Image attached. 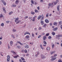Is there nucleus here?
Listing matches in <instances>:
<instances>
[{"label": "nucleus", "mask_w": 62, "mask_h": 62, "mask_svg": "<svg viewBox=\"0 0 62 62\" xmlns=\"http://www.w3.org/2000/svg\"><path fill=\"white\" fill-rule=\"evenodd\" d=\"M42 16H39L38 17V20H39L40 18H41V17Z\"/></svg>", "instance_id": "dca6fc26"}, {"label": "nucleus", "mask_w": 62, "mask_h": 62, "mask_svg": "<svg viewBox=\"0 0 62 62\" xmlns=\"http://www.w3.org/2000/svg\"><path fill=\"white\" fill-rule=\"evenodd\" d=\"M31 14H32V15H34V14H35V12H31Z\"/></svg>", "instance_id": "bb28decb"}, {"label": "nucleus", "mask_w": 62, "mask_h": 62, "mask_svg": "<svg viewBox=\"0 0 62 62\" xmlns=\"http://www.w3.org/2000/svg\"><path fill=\"white\" fill-rule=\"evenodd\" d=\"M45 22L46 23H48L49 22V21L48 19H46L45 20Z\"/></svg>", "instance_id": "9d476101"}, {"label": "nucleus", "mask_w": 62, "mask_h": 62, "mask_svg": "<svg viewBox=\"0 0 62 62\" xmlns=\"http://www.w3.org/2000/svg\"><path fill=\"white\" fill-rule=\"evenodd\" d=\"M41 37V35H40L39 36L38 38L39 39V38H40Z\"/></svg>", "instance_id": "5fc2aeb1"}, {"label": "nucleus", "mask_w": 62, "mask_h": 62, "mask_svg": "<svg viewBox=\"0 0 62 62\" xmlns=\"http://www.w3.org/2000/svg\"><path fill=\"white\" fill-rule=\"evenodd\" d=\"M21 59H22V60H24L25 59H24V58H23V57H22L21 58Z\"/></svg>", "instance_id": "72a5a7b5"}, {"label": "nucleus", "mask_w": 62, "mask_h": 62, "mask_svg": "<svg viewBox=\"0 0 62 62\" xmlns=\"http://www.w3.org/2000/svg\"><path fill=\"white\" fill-rule=\"evenodd\" d=\"M48 5L50 7H51V5H52V4H51L50 3H49L48 4Z\"/></svg>", "instance_id": "603ef678"}, {"label": "nucleus", "mask_w": 62, "mask_h": 62, "mask_svg": "<svg viewBox=\"0 0 62 62\" xmlns=\"http://www.w3.org/2000/svg\"><path fill=\"white\" fill-rule=\"evenodd\" d=\"M40 47H41V48L42 49V50H43V47H42V45L41 44L40 45Z\"/></svg>", "instance_id": "4be33fe9"}, {"label": "nucleus", "mask_w": 62, "mask_h": 62, "mask_svg": "<svg viewBox=\"0 0 62 62\" xmlns=\"http://www.w3.org/2000/svg\"><path fill=\"white\" fill-rule=\"evenodd\" d=\"M45 39H46V37L45 36L43 37V40H45Z\"/></svg>", "instance_id": "2eb2a0df"}, {"label": "nucleus", "mask_w": 62, "mask_h": 62, "mask_svg": "<svg viewBox=\"0 0 62 62\" xmlns=\"http://www.w3.org/2000/svg\"><path fill=\"white\" fill-rule=\"evenodd\" d=\"M19 61L20 62H22V60L21 59H20L19 60Z\"/></svg>", "instance_id": "4d7b16f0"}, {"label": "nucleus", "mask_w": 62, "mask_h": 62, "mask_svg": "<svg viewBox=\"0 0 62 62\" xmlns=\"http://www.w3.org/2000/svg\"><path fill=\"white\" fill-rule=\"evenodd\" d=\"M26 34H29V35H30V33L29 32H26L24 34V35H26Z\"/></svg>", "instance_id": "39448f33"}, {"label": "nucleus", "mask_w": 62, "mask_h": 62, "mask_svg": "<svg viewBox=\"0 0 62 62\" xmlns=\"http://www.w3.org/2000/svg\"><path fill=\"white\" fill-rule=\"evenodd\" d=\"M10 44L11 46V45L13 44V42L12 41H11L10 42Z\"/></svg>", "instance_id": "f3484780"}, {"label": "nucleus", "mask_w": 62, "mask_h": 62, "mask_svg": "<svg viewBox=\"0 0 62 62\" xmlns=\"http://www.w3.org/2000/svg\"><path fill=\"white\" fill-rule=\"evenodd\" d=\"M20 21H17V22H16V24H17V23H20Z\"/></svg>", "instance_id": "473e14b6"}, {"label": "nucleus", "mask_w": 62, "mask_h": 62, "mask_svg": "<svg viewBox=\"0 0 62 62\" xmlns=\"http://www.w3.org/2000/svg\"><path fill=\"white\" fill-rule=\"evenodd\" d=\"M28 18V17L27 16H26L24 18L25 19H27Z\"/></svg>", "instance_id": "6e6d98bb"}, {"label": "nucleus", "mask_w": 62, "mask_h": 62, "mask_svg": "<svg viewBox=\"0 0 62 62\" xmlns=\"http://www.w3.org/2000/svg\"><path fill=\"white\" fill-rule=\"evenodd\" d=\"M49 15V13H47V14L46 15V17H48V15Z\"/></svg>", "instance_id": "4c0bfd02"}, {"label": "nucleus", "mask_w": 62, "mask_h": 62, "mask_svg": "<svg viewBox=\"0 0 62 62\" xmlns=\"http://www.w3.org/2000/svg\"><path fill=\"white\" fill-rule=\"evenodd\" d=\"M18 57H19V55H17L16 56H15L14 57V58H16Z\"/></svg>", "instance_id": "393cba45"}, {"label": "nucleus", "mask_w": 62, "mask_h": 62, "mask_svg": "<svg viewBox=\"0 0 62 62\" xmlns=\"http://www.w3.org/2000/svg\"><path fill=\"white\" fill-rule=\"evenodd\" d=\"M40 2H43V0H40Z\"/></svg>", "instance_id": "338daca9"}, {"label": "nucleus", "mask_w": 62, "mask_h": 62, "mask_svg": "<svg viewBox=\"0 0 62 62\" xmlns=\"http://www.w3.org/2000/svg\"><path fill=\"white\" fill-rule=\"evenodd\" d=\"M35 18H36V16H35L33 18V19H32L33 22H34V21H35Z\"/></svg>", "instance_id": "4468645a"}, {"label": "nucleus", "mask_w": 62, "mask_h": 62, "mask_svg": "<svg viewBox=\"0 0 62 62\" xmlns=\"http://www.w3.org/2000/svg\"><path fill=\"white\" fill-rule=\"evenodd\" d=\"M3 17V15H2V14H0V18H2Z\"/></svg>", "instance_id": "de8ad7c7"}, {"label": "nucleus", "mask_w": 62, "mask_h": 62, "mask_svg": "<svg viewBox=\"0 0 62 62\" xmlns=\"http://www.w3.org/2000/svg\"><path fill=\"white\" fill-rule=\"evenodd\" d=\"M61 28L62 30V25L61 26Z\"/></svg>", "instance_id": "774afa93"}, {"label": "nucleus", "mask_w": 62, "mask_h": 62, "mask_svg": "<svg viewBox=\"0 0 62 62\" xmlns=\"http://www.w3.org/2000/svg\"><path fill=\"white\" fill-rule=\"evenodd\" d=\"M49 35V33H48L46 34V36H48Z\"/></svg>", "instance_id": "49530a36"}, {"label": "nucleus", "mask_w": 62, "mask_h": 62, "mask_svg": "<svg viewBox=\"0 0 62 62\" xmlns=\"http://www.w3.org/2000/svg\"><path fill=\"white\" fill-rule=\"evenodd\" d=\"M18 43L19 44H20V45H22V44L20 42V41H17V43Z\"/></svg>", "instance_id": "a878e982"}, {"label": "nucleus", "mask_w": 62, "mask_h": 62, "mask_svg": "<svg viewBox=\"0 0 62 62\" xmlns=\"http://www.w3.org/2000/svg\"><path fill=\"white\" fill-rule=\"evenodd\" d=\"M54 52H53L52 53H51V54H54Z\"/></svg>", "instance_id": "bf43d9fd"}, {"label": "nucleus", "mask_w": 62, "mask_h": 62, "mask_svg": "<svg viewBox=\"0 0 62 62\" xmlns=\"http://www.w3.org/2000/svg\"><path fill=\"white\" fill-rule=\"evenodd\" d=\"M36 53L37 54H39V52L38 51L37 52H36Z\"/></svg>", "instance_id": "a18cd8bd"}, {"label": "nucleus", "mask_w": 62, "mask_h": 62, "mask_svg": "<svg viewBox=\"0 0 62 62\" xmlns=\"http://www.w3.org/2000/svg\"><path fill=\"white\" fill-rule=\"evenodd\" d=\"M19 20V18L18 17L16 19H15V22H18V21Z\"/></svg>", "instance_id": "1a4fd4ad"}, {"label": "nucleus", "mask_w": 62, "mask_h": 62, "mask_svg": "<svg viewBox=\"0 0 62 62\" xmlns=\"http://www.w3.org/2000/svg\"><path fill=\"white\" fill-rule=\"evenodd\" d=\"M2 53H3V52H0V55H1V54H2Z\"/></svg>", "instance_id": "69168bd1"}, {"label": "nucleus", "mask_w": 62, "mask_h": 62, "mask_svg": "<svg viewBox=\"0 0 62 62\" xmlns=\"http://www.w3.org/2000/svg\"><path fill=\"white\" fill-rule=\"evenodd\" d=\"M58 62H62V61L61 60H58Z\"/></svg>", "instance_id": "58836bf2"}, {"label": "nucleus", "mask_w": 62, "mask_h": 62, "mask_svg": "<svg viewBox=\"0 0 62 62\" xmlns=\"http://www.w3.org/2000/svg\"><path fill=\"white\" fill-rule=\"evenodd\" d=\"M35 12H38V11L37 10H35Z\"/></svg>", "instance_id": "8fccbe9b"}, {"label": "nucleus", "mask_w": 62, "mask_h": 62, "mask_svg": "<svg viewBox=\"0 0 62 62\" xmlns=\"http://www.w3.org/2000/svg\"><path fill=\"white\" fill-rule=\"evenodd\" d=\"M56 37L55 39H58V40H59V39H60V38H59V37H62V35H58L56 36Z\"/></svg>", "instance_id": "f257e3e1"}, {"label": "nucleus", "mask_w": 62, "mask_h": 62, "mask_svg": "<svg viewBox=\"0 0 62 62\" xmlns=\"http://www.w3.org/2000/svg\"><path fill=\"white\" fill-rule=\"evenodd\" d=\"M12 31L14 32H15L16 31V30L14 29H13L12 30Z\"/></svg>", "instance_id": "c85d7f7f"}, {"label": "nucleus", "mask_w": 62, "mask_h": 62, "mask_svg": "<svg viewBox=\"0 0 62 62\" xmlns=\"http://www.w3.org/2000/svg\"><path fill=\"white\" fill-rule=\"evenodd\" d=\"M27 50H24V52L25 53H27Z\"/></svg>", "instance_id": "864d4df0"}, {"label": "nucleus", "mask_w": 62, "mask_h": 62, "mask_svg": "<svg viewBox=\"0 0 62 62\" xmlns=\"http://www.w3.org/2000/svg\"><path fill=\"white\" fill-rule=\"evenodd\" d=\"M29 38V36H27L26 37V39H28V38Z\"/></svg>", "instance_id": "f704fd0d"}, {"label": "nucleus", "mask_w": 62, "mask_h": 62, "mask_svg": "<svg viewBox=\"0 0 62 62\" xmlns=\"http://www.w3.org/2000/svg\"><path fill=\"white\" fill-rule=\"evenodd\" d=\"M52 47L53 48H54V44H53V45H52Z\"/></svg>", "instance_id": "c03bdc74"}, {"label": "nucleus", "mask_w": 62, "mask_h": 62, "mask_svg": "<svg viewBox=\"0 0 62 62\" xmlns=\"http://www.w3.org/2000/svg\"><path fill=\"white\" fill-rule=\"evenodd\" d=\"M30 44H31V45H33V43H30Z\"/></svg>", "instance_id": "0e129e2a"}, {"label": "nucleus", "mask_w": 62, "mask_h": 62, "mask_svg": "<svg viewBox=\"0 0 62 62\" xmlns=\"http://www.w3.org/2000/svg\"><path fill=\"white\" fill-rule=\"evenodd\" d=\"M7 60L8 62V61H9V60H10V59L8 58L7 59Z\"/></svg>", "instance_id": "ea45409f"}, {"label": "nucleus", "mask_w": 62, "mask_h": 62, "mask_svg": "<svg viewBox=\"0 0 62 62\" xmlns=\"http://www.w3.org/2000/svg\"><path fill=\"white\" fill-rule=\"evenodd\" d=\"M38 55V54H36V53L35 57H37Z\"/></svg>", "instance_id": "09e8293b"}, {"label": "nucleus", "mask_w": 62, "mask_h": 62, "mask_svg": "<svg viewBox=\"0 0 62 62\" xmlns=\"http://www.w3.org/2000/svg\"><path fill=\"white\" fill-rule=\"evenodd\" d=\"M0 25H1V26H2V27L4 26V24L3 23H1Z\"/></svg>", "instance_id": "412c9836"}, {"label": "nucleus", "mask_w": 62, "mask_h": 62, "mask_svg": "<svg viewBox=\"0 0 62 62\" xmlns=\"http://www.w3.org/2000/svg\"><path fill=\"white\" fill-rule=\"evenodd\" d=\"M57 56V54H55L54 56Z\"/></svg>", "instance_id": "680f3d73"}, {"label": "nucleus", "mask_w": 62, "mask_h": 62, "mask_svg": "<svg viewBox=\"0 0 62 62\" xmlns=\"http://www.w3.org/2000/svg\"><path fill=\"white\" fill-rule=\"evenodd\" d=\"M9 22H10V21H6V23H9Z\"/></svg>", "instance_id": "3c124183"}, {"label": "nucleus", "mask_w": 62, "mask_h": 62, "mask_svg": "<svg viewBox=\"0 0 62 62\" xmlns=\"http://www.w3.org/2000/svg\"><path fill=\"white\" fill-rule=\"evenodd\" d=\"M3 11L5 13H6V10H5V8H3Z\"/></svg>", "instance_id": "f8f14e48"}, {"label": "nucleus", "mask_w": 62, "mask_h": 62, "mask_svg": "<svg viewBox=\"0 0 62 62\" xmlns=\"http://www.w3.org/2000/svg\"><path fill=\"white\" fill-rule=\"evenodd\" d=\"M43 42L45 44H47V43H46L45 41H44Z\"/></svg>", "instance_id": "2f4dec72"}, {"label": "nucleus", "mask_w": 62, "mask_h": 62, "mask_svg": "<svg viewBox=\"0 0 62 62\" xmlns=\"http://www.w3.org/2000/svg\"><path fill=\"white\" fill-rule=\"evenodd\" d=\"M18 3L19 1H18V0H17L16 1V4H18Z\"/></svg>", "instance_id": "c756f323"}, {"label": "nucleus", "mask_w": 62, "mask_h": 62, "mask_svg": "<svg viewBox=\"0 0 62 62\" xmlns=\"http://www.w3.org/2000/svg\"><path fill=\"white\" fill-rule=\"evenodd\" d=\"M59 8H60V5H58L57 6V10H58V11H59Z\"/></svg>", "instance_id": "20e7f679"}, {"label": "nucleus", "mask_w": 62, "mask_h": 62, "mask_svg": "<svg viewBox=\"0 0 62 62\" xmlns=\"http://www.w3.org/2000/svg\"><path fill=\"white\" fill-rule=\"evenodd\" d=\"M2 3H3L4 6H6V4L5 2L3 1V2H2Z\"/></svg>", "instance_id": "7c9ffc66"}, {"label": "nucleus", "mask_w": 62, "mask_h": 62, "mask_svg": "<svg viewBox=\"0 0 62 62\" xmlns=\"http://www.w3.org/2000/svg\"><path fill=\"white\" fill-rule=\"evenodd\" d=\"M11 36L12 38H13V39H15V37H14V35L13 34H12L11 35Z\"/></svg>", "instance_id": "6ab92c4d"}, {"label": "nucleus", "mask_w": 62, "mask_h": 62, "mask_svg": "<svg viewBox=\"0 0 62 62\" xmlns=\"http://www.w3.org/2000/svg\"><path fill=\"white\" fill-rule=\"evenodd\" d=\"M46 26H47V25H46V24L45 23L43 25V27H46Z\"/></svg>", "instance_id": "5701e85b"}, {"label": "nucleus", "mask_w": 62, "mask_h": 62, "mask_svg": "<svg viewBox=\"0 0 62 62\" xmlns=\"http://www.w3.org/2000/svg\"><path fill=\"white\" fill-rule=\"evenodd\" d=\"M10 56H9V55H8L7 56V58H8L9 59H10Z\"/></svg>", "instance_id": "c9c22d12"}, {"label": "nucleus", "mask_w": 62, "mask_h": 62, "mask_svg": "<svg viewBox=\"0 0 62 62\" xmlns=\"http://www.w3.org/2000/svg\"><path fill=\"white\" fill-rule=\"evenodd\" d=\"M31 3H32V4H34V2L33 1V0H31Z\"/></svg>", "instance_id": "79ce46f5"}, {"label": "nucleus", "mask_w": 62, "mask_h": 62, "mask_svg": "<svg viewBox=\"0 0 62 62\" xmlns=\"http://www.w3.org/2000/svg\"><path fill=\"white\" fill-rule=\"evenodd\" d=\"M32 35L33 37H35V35H34V34L33 33H32Z\"/></svg>", "instance_id": "cd10ccee"}, {"label": "nucleus", "mask_w": 62, "mask_h": 62, "mask_svg": "<svg viewBox=\"0 0 62 62\" xmlns=\"http://www.w3.org/2000/svg\"><path fill=\"white\" fill-rule=\"evenodd\" d=\"M57 22H55L54 23V25H56V26L57 25Z\"/></svg>", "instance_id": "ddd939ff"}, {"label": "nucleus", "mask_w": 62, "mask_h": 62, "mask_svg": "<svg viewBox=\"0 0 62 62\" xmlns=\"http://www.w3.org/2000/svg\"><path fill=\"white\" fill-rule=\"evenodd\" d=\"M51 38H52V37L51 36H49L48 37V39H50Z\"/></svg>", "instance_id": "a19ab883"}, {"label": "nucleus", "mask_w": 62, "mask_h": 62, "mask_svg": "<svg viewBox=\"0 0 62 62\" xmlns=\"http://www.w3.org/2000/svg\"><path fill=\"white\" fill-rule=\"evenodd\" d=\"M40 23H41V24L43 25L44 24V21H41Z\"/></svg>", "instance_id": "9b49d317"}, {"label": "nucleus", "mask_w": 62, "mask_h": 62, "mask_svg": "<svg viewBox=\"0 0 62 62\" xmlns=\"http://www.w3.org/2000/svg\"><path fill=\"white\" fill-rule=\"evenodd\" d=\"M52 34L53 36H54L55 34V33L54 32H52Z\"/></svg>", "instance_id": "a211bd4d"}, {"label": "nucleus", "mask_w": 62, "mask_h": 62, "mask_svg": "<svg viewBox=\"0 0 62 62\" xmlns=\"http://www.w3.org/2000/svg\"><path fill=\"white\" fill-rule=\"evenodd\" d=\"M12 7H16L17 6L16 5H15L14 4H13L12 6Z\"/></svg>", "instance_id": "aec40b11"}, {"label": "nucleus", "mask_w": 62, "mask_h": 62, "mask_svg": "<svg viewBox=\"0 0 62 62\" xmlns=\"http://www.w3.org/2000/svg\"><path fill=\"white\" fill-rule=\"evenodd\" d=\"M41 58L42 59H43L45 58V56L42 54H41Z\"/></svg>", "instance_id": "7ed1b4c3"}, {"label": "nucleus", "mask_w": 62, "mask_h": 62, "mask_svg": "<svg viewBox=\"0 0 62 62\" xmlns=\"http://www.w3.org/2000/svg\"><path fill=\"white\" fill-rule=\"evenodd\" d=\"M52 57H53V58L51 59V61H53L54 60H55V59H56V57H54L53 56H52Z\"/></svg>", "instance_id": "f03ea898"}, {"label": "nucleus", "mask_w": 62, "mask_h": 62, "mask_svg": "<svg viewBox=\"0 0 62 62\" xmlns=\"http://www.w3.org/2000/svg\"><path fill=\"white\" fill-rule=\"evenodd\" d=\"M41 18L42 20H43V19H44V16L42 15V16H41Z\"/></svg>", "instance_id": "b1692460"}, {"label": "nucleus", "mask_w": 62, "mask_h": 62, "mask_svg": "<svg viewBox=\"0 0 62 62\" xmlns=\"http://www.w3.org/2000/svg\"><path fill=\"white\" fill-rule=\"evenodd\" d=\"M25 48H26V49L27 48V49L28 48H29V46L27 45H26L25 46Z\"/></svg>", "instance_id": "6e6552de"}, {"label": "nucleus", "mask_w": 62, "mask_h": 62, "mask_svg": "<svg viewBox=\"0 0 62 62\" xmlns=\"http://www.w3.org/2000/svg\"><path fill=\"white\" fill-rule=\"evenodd\" d=\"M47 51L49 52L50 50V47H47L46 48Z\"/></svg>", "instance_id": "0eeeda50"}, {"label": "nucleus", "mask_w": 62, "mask_h": 62, "mask_svg": "<svg viewBox=\"0 0 62 62\" xmlns=\"http://www.w3.org/2000/svg\"><path fill=\"white\" fill-rule=\"evenodd\" d=\"M59 23L60 25L61 24H62V21H61L59 22Z\"/></svg>", "instance_id": "e433bc0d"}, {"label": "nucleus", "mask_w": 62, "mask_h": 62, "mask_svg": "<svg viewBox=\"0 0 62 62\" xmlns=\"http://www.w3.org/2000/svg\"><path fill=\"white\" fill-rule=\"evenodd\" d=\"M41 29V27H39V30H40Z\"/></svg>", "instance_id": "052dcab7"}, {"label": "nucleus", "mask_w": 62, "mask_h": 62, "mask_svg": "<svg viewBox=\"0 0 62 62\" xmlns=\"http://www.w3.org/2000/svg\"><path fill=\"white\" fill-rule=\"evenodd\" d=\"M39 7H37V9H38V10H39Z\"/></svg>", "instance_id": "13d9d810"}, {"label": "nucleus", "mask_w": 62, "mask_h": 62, "mask_svg": "<svg viewBox=\"0 0 62 62\" xmlns=\"http://www.w3.org/2000/svg\"><path fill=\"white\" fill-rule=\"evenodd\" d=\"M17 47L18 48H19V49L21 48V46H17Z\"/></svg>", "instance_id": "37998d69"}, {"label": "nucleus", "mask_w": 62, "mask_h": 62, "mask_svg": "<svg viewBox=\"0 0 62 62\" xmlns=\"http://www.w3.org/2000/svg\"><path fill=\"white\" fill-rule=\"evenodd\" d=\"M58 28L57 27H56L54 28H53V31H57V29Z\"/></svg>", "instance_id": "423d86ee"}, {"label": "nucleus", "mask_w": 62, "mask_h": 62, "mask_svg": "<svg viewBox=\"0 0 62 62\" xmlns=\"http://www.w3.org/2000/svg\"><path fill=\"white\" fill-rule=\"evenodd\" d=\"M11 52L12 53H13L14 52V51H13V50H11Z\"/></svg>", "instance_id": "e2e57ef3"}]
</instances>
